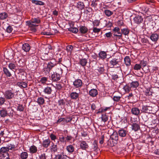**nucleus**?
<instances>
[{
  "mask_svg": "<svg viewBox=\"0 0 159 159\" xmlns=\"http://www.w3.org/2000/svg\"><path fill=\"white\" fill-rule=\"evenodd\" d=\"M60 71L59 73L54 72L53 73L52 75L51 78L52 80L53 81H59L60 79L61 75L63 73V70L61 68H60Z\"/></svg>",
  "mask_w": 159,
  "mask_h": 159,
  "instance_id": "f257e3e1",
  "label": "nucleus"
},
{
  "mask_svg": "<svg viewBox=\"0 0 159 159\" xmlns=\"http://www.w3.org/2000/svg\"><path fill=\"white\" fill-rule=\"evenodd\" d=\"M15 94L12 90H8L5 92L4 95L5 98L7 99H12L14 97Z\"/></svg>",
  "mask_w": 159,
  "mask_h": 159,
  "instance_id": "f03ea898",
  "label": "nucleus"
},
{
  "mask_svg": "<svg viewBox=\"0 0 159 159\" xmlns=\"http://www.w3.org/2000/svg\"><path fill=\"white\" fill-rule=\"evenodd\" d=\"M58 62L55 59L51 60L48 64L47 69L48 70V71L49 72L50 70L55 66H56Z\"/></svg>",
  "mask_w": 159,
  "mask_h": 159,
  "instance_id": "7ed1b4c3",
  "label": "nucleus"
},
{
  "mask_svg": "<svg viewBox=\"0 0 159 159\" xmlns=\"http://www.w3.org/2000/svg\"><path fill=\"white\" fill-rule=\"evenodd\" d=\"M152 108L151 106L143 105L141 111L143 113H150L151 111H152Z\"/></svg>",
  "mask_w": 159,
  "mask_h": 159,
  "instance_id": "20e7f679",
  "label": "nucleus"
},
{
  "mask_svg": "<svg viewBox=\"0 0 159 159\" xmlns=\"http://www.w3.org/2000/svg\"><path fill=\"white\" fill-rule=\"evenodd\" d=\"M83 83L82 81L80 79L75 80L73 83L74 86L77 88H80L82 86Z\"/></svg>",
  "mask_w": 159,
  "mask_h": 159,
  "instance_id": "39448f33",
  "label": "nucleus"
},
{
  "mask_svg": "<svg viewBox=\"0 0 159 159\" xmlns=\"http://www.w3.org/2000/svg\"><path fill=\"white\" fill-rule=\"evenodd\" d=\"M120 59H118L116 58L112 59L109 62L111 66V68H113L115 66H116L119 63L120 61Z\"/></svg>",
  "mask_w": 159,
  "mask_h": 159,
  "instance_id": "423d86ee",
  "label": "nucleus"
},
{
  "mask_svg": "<svg viewBox=\"0 0 159 159\" xmlns=\"http://www.w3.org/2000/svg\"><path fill=\"white\" fill-rule=\"evenodd\" d=\"M2 68L3 73L6 77H10L11 76V70H9L6 67H3Z\"/></svg>",
  "mask_w": 159,
  "mask_h": 159,
  "instance_id": "0eeeda50",
  "label": "nucleus"
},
{
  "mask_svg": "<svg viewBox=\"0 0 159 159\" xmlns=\"http://www.w3.org/2000/svg\"><path fill=\"white\" fill-rule=\"evenodd\" d=\"M134 20L135 23L139 24L142 22L143 18L141 16L138 15L134 18Z\"/></svg>",
  "mask_w": 159,
  "mask_h": 159,
  "instance_id": "6e6552de",
  "label": "nucleus"
},
{
  "mask_svg": "<svg viewBox=\"0 0 159 159\" xmlns=\"http://www.w3.org/2000/svg\"><path fill=\"white\" fill-rule=\"evenodd\" d=\"M80 147L82 149L86 150L88 148L89 145L85 141H83L80 142Z\"/></svg>",
  "mask_w": 159,
  "mask_h": 159,
  "instance_id": "1a4fd4ad",
  "label": "nucleus"
},
{
  "mask_svg": "<svg viewBox=\"0 0 159 159\" xmlns=\"http://www.w3.org/2000/svg\"><path fill=\"white\" fill-rule=\"evenodd\" d=\"M89 94L92 97H95L98 95V92L96 89H93L89 91Z\"/></svg>",
  "mask_w": 159,
  "mask_h": 159,
  "instance_id": "9d476101",
  "label": "nucleus"
},
{
  "mask_svg": "<svg viewBox=\"0 0 159 159\" xmlns=\"http://www.w3.org/2000/svg\"><path fill=\"white\" fill-rule=\"evenodd\" d=\"M58 148L57 144H55L53 143H52V144L50 147L51 151L53 153H55L57 151Z\"/></svg>",
  "mask_w": 159,
  "mask_h": 159,
  "instance_id": "9b49d317",
  "label": "nucleus"
},
{
  "mask_svg": "<svg viewBox=\"0 0 159 159\" xmlns=\"http://www.w3.org/2000/svg\"><path fill=\"white\" fill-rule=\"evenodd\" d=\"M131 112L133 115L138 116L139 114L140 111L139 109L137 107H133L132 108Z\"/></svg>",
  "mask_w": 159,
  "mask_h": 159,
  "instance_id": "f8f14e48",
  "label": "nucleus"
},
{
  "mask_svg": "<svg viewBox=\"0 0 159 159\" xmlns=\"http://www.w3.org/2000/svg\"><path fill=\"white\" fill-rule=\"evenodd\" d=\"M124 60L125 63L127 66H129L131 65V60L129 56H126L124 59Z\"/></svg>",
  "mask_w": 159,
  "mask_h": 159,
  "instance_id": "ddd939ff",
  "label": "nucleus"
},
{
  "mask_svg": "<svg viewBox=\"0 0 159 159\" xmlns=\"http://www.w3.org/2000/svg\"><path fill=\"white\" fill-rule=\"evenodd\" d=\"M43 91L45 94L49 95L52 93V90L51 87L47 86L44 88Z\"/></svg>",
  "mask_w": 159,
  "mask_h": 159,
  "instance_id": "4468645a",
  "label": "nucleus"
},
{
  "mask_svg": "<svg viewBox=\"0 0 159 159\" xmlns=\"http://www.w3.org/2000/svg\"><path fill=\"white\" fill-rule=\"evenodd\" d=\"M51 143L50 140L49 139H45L43 142L42 145L44 148H47L50 145Z\"/></svg>",
  "mask_w": 159,
  "mask_h": 159,
  "instance_id": "2eb2a0df",
  "label": "nucleus"
},
{
  "mask_svg": "<svg viewBox=\"0 0 159 159\" xmlns=\"http://www.w3.org/2000/svg\"><path fill=\"white\" fill-rule=\"evenodd\" d=\"M40 20L39 17L32 18L30 21L33 24H35L36 25L35 26H37L36 24H39L40 23Z\"/></svg>",
  "mask_w": 159,
  "mask_h": 159,
  "instance_id": "dca6fc26",
  "label": "nucleus"
},
{
  "mask_svg": "<svg viewBox=\"0 0 159 159\" xmlns=\"http://www.w3.org/2000/svg\"><path fill=\"white\" fill-rule=\"evenodd\" d=\"M22 49L25 52H28L30 49V45L28 43H25L22 45Z\"/></svg>",
  "mask_w": 159,
  "mask_h": 159,
  "instance_id": "f3484780",
  "label": "nucleus"
},
{
  "mask_svg": "<svg viewBox=\"0 0 159 159\" xmlns=\"http://www.w3.org/2000/svg\"><path fill=\"white\" fill-rule=\"evenodd\" d=\"M79 31L82 34H85L88 32V29L85 26H81L80 27Z\"/></svg>",
  "mask_w": 159,
  "mask_h": 159,
  "instance_id": "a211bd4d",
  "label": "nucleus"
},
{
  "mask_svg": "<svg viewBox=\"0 0 159 159\" xmlns=\"http://www.w3.org/2000/svg\"><path fill=\"white\" fill-rule=\"evenodd\" d=\"M150 39L152 41L156 42L159 39L158 35L156 34H152L150 36Z\"/></svg>",
  "mask_w": 159,
  "mask_h": 159,
  "instance_id": "6ab92c4d",
  "label": "nucleus"
},
{
  "mask_svg": "<svg viewBox=\"0 0 159 159\" xmlns=\"http://www.w3.org/2000/svg\"><path fill=\"white\" fill-rule=\"evenodd\" d=\"M70 97L72 99H76L79 98V95L76 92H73L70 94Z\"/></svg>",
  "mask_w": 159,
  "mask_h": 159,
  "instance_id": "aec40b11",
  "label": "nucleus"
},
{
  "mask_svg": "<svg viewBox=\"0 0 159 159\" xmlns=\"http://www.w3.org/2000/svg\"><path fill=\"white\" fill-rule=\"evenodd\" d=\"M7 115V111L3 109L0 110V116L1 117H4Z\"/></svg>",
  "mask_w": 159,
  "mask_h": 159,
  "instance_id": "412c9836",
  "label": "nucleus"
},
{
  "mask_svg": "<svg viewBox=\"0 0 159 159\" xmlns=\"http://www.w3.org/2000/svg\"><path fill=\"white\" fill-rule=\"evenodd\" d=\"M113 31L115 32H117V34H119V35H117V34H114V36L119 37L121 36V34L120 32V29L119 27H115L113 30Z\"/></svg>",
  "mask_w": 159,
  "mask_h": 159,
  "instance_id": "4be33fe9",
  "label": "nucleus"
},
{
  "mask_svg": "<svg viewBox=\"0 0 159 159\" xmlns=\"http://www.w3.org/2000/svg\"><path fill=\"white\" fill-rule=\"evenodd\" d=\"M111 138L112 140L117 141L118 140V136L116 132H114L111 135Z\"/></svg>",
  "mask_w": 159,
  "mask_h": 159,
  "instance_id": "5701e85b",
  "label": "nucleus"
},
{
  "mask_svg": "<svg viewBox=\"0 0 159 159\" xmlns=\"http://www.w3.org/2000/svg\"><path fill=\"white\" fill-rule=\"evenodd\" d=\"M126 131L124 129H120L118 131V134L120 136L122 137H125L126 135Z\"/></svg>",
  "mask_w": 159,
  "mask_h": 159,
  "instance_id": "b1692460",
  "label": "nucleus"
},
{
  "mask_svg": "<svg viewBox=\"0 0 159 159\" xmlns=\"http://www.w3.org/2000/svg\"><path fill=\"white\" fill-rule=\"evenodd\" d=\"M8 67L12 71H14L13 70L16 69V64L12 62L8 64Z\"/></svg>",
  "mask_w": 159,
  "mask_h": 159,
  "instance_id": "393cba45",
  "label": "nucleus"
},
{
  "mask_svg": "<svg viewBox=\"0 0 159 159\" xmlns=\"http://www.w3.org/2000/svg\"><path fill=\"white\" fill-rule=\"evenodd\" d=\"M99 57L101 59H104L106 58L107 54L104 51H101L99 53Z\"/></svg>",
  "mask_w": 159,
  "mask_h": 159,
  "instance_id": "a878e982",
  "label": "nucleus"
},
{
  "mask_svg": "<svg viewBox=\"0 0 159 159\" xmlns=\"http://www.w3.org/2000/svg\"><path fill=\"white\" fill-rule=\"evenodd\" d=\"M17 85L21 88H25L27 86V83L24 82H18L17 83Z\"/></svg>",
  "mask_w": 159,
  "mask_h": 159,
  "instance_id": "bb28decb",
  "label": "nucleus"
},
{
  "mask_svg": "<svg viewBox=\"0 0 159 159\" xmlns=\"http://www.w3.org/2000/svg\"><path fill=\"white\" fill-rule=\"evenodd\" d=\"M132 129L135 131H137L140 129V126L137 124L133 123L132 125Z\"/></svg>",
  "mask_w": 159,
  "mask_h": 159,
  "instance_id": "cd10ccee",
  "label": "nucleus"
},
{
  "mask_svg": "<svg viewBox=\"0 0 159 159\" xmlns=\"http://www.w3.org/2000/svg\"><path fill=\"white\" fill-rule=\"evenodd\" d=\"M30 152L33 153H36L37 151V147L34 145L31 146L30 148Z\"/></svg>",
  "mask_w": 159,
  "mask_h": 159,
  "instance_id": "c85d7f7f",
  "label": "nucleus"
},
{
  "mask_svg": "<svg viewBox=\"0 0 159 159\" xmlns=\"http://www.w3.org/2000/svg\"><path fill=\"white\" fill-rule=\"evenodd\" d=\"M0 156V159H10L8 153L1 154Z\"/></svg>",
  "mask_w": 159,
  "mask_h": 159,
  "instance_id": "c756f323",
  "label": "nucleus"
},
{
  "mask_svg": "<svg viewBox=\"0 0 159 159\" xmlns=\"http://www.w3.org/2000/svg\"><path fill=\"white\" fill-rule=\"evenodd\" d=\"M31 2L32 3H34L36 5H44V3L41 1L32 0Z\"/></svg>",
  "mask_w": 159,
  "mask_h": 159,
  "instance_id": "7c9ffc66",
  "label": "nucleus"
},
{
  "mask_svg": "<svg viewBox=\"0 0 159 159\" xmlns=\"http://www.w3.org/2000/svg\"><path fill=\"white\" fill-rule=\"evenodd\" d=\"M80 64L82 66H84L86 65L87 63V61L85 58L82 59L80 60Z\"/></svg>",
  "mask_w": 159,
  "mask_h": 159,
  "instance_id": "2f4dec72",
  "label": "nucleus"
},
{
  "mask_svg": "<svg viewBox=\"0 0 159 159\" xmlns=\"http://www.w3.org/2000/svg\"><path fill=\"white\" fill-rule=\"evenodd\" d=\"M139 83L138 81H132L130 84L131 87L136 88L139 86Z\"/></svg>",
  "mask_w": 159,
  "mask_h": 159,
  "instance_id": "473e14b6",
  "label": "nucleus"
},
{
  "mask_svg": "<svg viewBox=\"0 0 159 159\" xmlns=\"http://www.w3.org/2000/svg\"><path fill=\"white\" fill-rule=\"evenodd\" d=\"M7 109V115L10 117H12L13 116V110L9 108H8Z\"/></svg>",
  "mask_w": 159,
  "mask_h": 159,
  "instance_id": "72a5a7b5",
  "label": "nucleus"
},
{
  "mask_svg": "<svg viewBox=\"0 0 159 159\" xmlns=\"http://www.w3.org/2000/svg\"><path fill=\"white\" fill-rule=\"evenodd\" d=\"M77 7L78 8L82 10L84 8L85 6L83 2H80L77 3Z\"/></svg>",
  "mask_w": 159,
  "mask_h": 159,
  "instance_id": "f704fd0d",
  "label": "nucleus"
},
{
  "mask_svg": "<svg viewBox=\"0 0 159 159\" xmlns=\"http://www.w3.org/2000/svg\"><path fill=\"white\" fill-rule=\"evenodd\" d=\"M45 100L42 97H39L37 99V102L39 105H43L44 103Z\"/></svg>",
  "mask_w": 159,
  "mask_h": 159,
  "instance_id": "c9c22d12",
  "label": "nucleus"
},
{
  "mask_svg": "<svg viewBox=\"0 0 159 159\" xmlns=\"http://www.w3.org/2000/svg\"><path fill=\"white\" fill-rule=\"evenodd\" d=\"M20 157L22 159H26L28 157V154L26 152H22L20 155Z\"/></svg>",
  "mask_w": 159,
  "mask_h": 159,
  "instance_id": "e433bc0d",
  "label": "nucleus"
},
{
  "mask_svg": "<svg viewBox=\"0 0 159 159\" xmlns=\"http://www.w3.org/2000/svg\"><path fill=\"white\" fill-rule=\"evenodd\" d=\"M8 151V149L6 147H2L0 149V153L1 154L8 153L7 152Z\"/></svg>",
  "mask_w": 159,
  "mask_h": 159,
  "instance_id": "4c0bfd02",
  "label": "nucleus"
},
{
  "mask_svg": "<svg viewBox=\"0 0 159 159\" xmlns=\"http://www.w3.org/2000/svg\"><path fill=\"white\" fill-rule=\"evenodd\" d=\"M67 151L69 152H73L74 150V147L72 145H69L66 147Z\"/></svg>",
  "mask_w": 159,
  "mask_h": 159,
  "instance_id": "58836bf2",
  "label": "nucleus"
},
{
  "mask_svg": "<svg viewBox=\"0 0 159 159\" xmlns=\"http://www.w3.org/2000/svg\"><path fill=\"white\" fill-rule=\"evenodd\" d=\"M68 30L69 31L71 32L74 33H76L78 31V30L77 28H73L72 27L68 28Z\"/></svg>",
  "mask_w": 159,
  "mask_h": 159,
  "instance_id": "ea45409f",
  "label": "nucleus"
},
{
  "mask_svg": "<svg viewBox=\"0 0 159 159\" xmlns=\"http://www.w3.org/2000/svg\"><path fill=\"white\" fill-rule=\"evenodd\" d=\"M102 121L104 123L108 120V116L106 114H102L101 117Z\"/></svg>",
  "mask_w": 159,
  "mask_h": 159,
  "instance_id": "a19ab883",
  "label": "nucleus"
},
{
  "mask_svg": "<svg viewBox=\"0 0 159 159\" xmlns=\"http://www.w3.org/2000/svg\"><path fill=\"white\" fill-rule=\"evenodd\" d=\"M57 159H67L66 156L61 154H58L56 156Z\"/></svg>",
  "mask_w": 159,
  "mask_h": 159,
  "instance_id": "79ce46f5",
  "label": "nucleus"
},
{
  "mask_svg": "<svg viewBox=\"0 0 159 159\" xmlns=\"http://www.w3.org/2000/svg\"><path fill=\"white\" fill-rule=\"evenodd\" d=\"M7 16V13L5 12L0 14V19L2 20L5 19Z\"/></svg>",
  "mask_w": 159,
  "mask_h": 159,
  "instance_id": "37998d69",
  "label": "nucleus"
},
{
  "mask_svg": "<svg viewBox=\"0 0 159 159\" xmlns=\"http://www.w3.org/2000/svg\"><path fill=\"white\" fill-rule=\"evenodd\" d=\"M97 70L98 72L101 74L104 72L105 71L104 66L98 67Z\"/></svg>",
  "mask_w": 159,
  "mask_h": 159,
  "instance_id": "c03bdc74",
  "label": "nucleus"
},
{
  "mask_svg": "<svg viewBox=\"0 0 159 159\" xmlns=\"http://www.w3.org/2000/svg\"><path fill=\"white\" fill-rule=\"evenodd\" d=\"M25 107L22 104H18L17 107V110L20 111H23L24 110Z\"/></svg>",
  "mask_w": 159,
  "mask_h": 159,
  "instance_id": "a18cd8bd",
  "label": "nucleus"
},
{
  "mask_svg": "<svg viewBox=\"0 0 159 159\" xmlns=\"http://www.w3.org/2000/svg\"><path fill=\"white\" fill-rule=\"evenodd\" d=\"M104 13L107 16H110L113 14V12L109 10H105Z\"/></svg>",
  "mask_w": 159,
  "mask_h": 159,
  "instance_id": "49530a36",
  "label": "nucleus"
},
{
  "mask_svg": "<svg viewBox=\"0 0 159 159\" xmlns=\"http://www.w3.org/2000/svg\"><path fill=\"white\" fill-rule=\"evenodd\" d=\"M150 88H147L146 89L145 91V94L146 96H150L152 95V92H150Z\"/></svg>",
  "mask_w": 159,
  "mask_h": 159,
  "instance_id": "de8ad7c7",
  "label": "nucleus"
},
{
  "mask_svg": "<svg viewBox=\"0 0 159 159\" xmlns=\"http://www.w3.org/2000/svg\"><path fill=\"white\" fill-rule=\"evenodd\" d=\"M6 147L8 149V151L9 150H11L13 149L14 148L15 146L14 144H8L7 146Z\"/></svg>",
  "mask_w": 159,
  "mask_h": 159,
  "instance_id": "09e8293b",
  "label": "nucleus"
},
{
  "mask_svg": "<svg viewBox=\"0 0 159 159\" xmlns=\"http://www.w3.org/2000/svg\"><path fill=\"white\" fill-rule=\"evenodd\" d=\"M122 33L125 35H128L129 32V30L127 29H123L121 30Z\"/></svg>",
  "mask_w": 159,
  "mask_h": 159,
  "instance_id": "8fccbe9b",
  "label": "nucleus"
},
{
  "mask_svg": "<svg viewBox=\"0 0 159 159\" xmlns=\"http://www.w3.org/2000/svg\"><path fill=\"white\" fill-rule=\"evenodd\" d=\"M147 64V62L146 61L141 60L140 61V64L141 67L142 66L143 67H145Z\"/></svg>",
  "mask_w": 159,
  "mask_h": 159,
  "instance_id": "3c124183",
  "label": "nucleus"
},
{
  "mask_svg": "<svg viewBox=\"0 0 159 159\" xmlns=\"http://www.w3.org/2000/svg\"><path fill=\"white\" fill-rule=\"evenodd\" d=\"M54 87L55 88L58 90H60L61 89L62 87L61 84L59 83L57 84L56 85V86Z\"/></svg>",
  "mask_w": 159,
  "mask_h": 159,
  "instance_id": "603ef678",
  "label": "nucleus"
},
{
  "mask_svg": "<svg viewBox=\"0 0 159 159\" xmlns=\"http://www.w3.org/2000/svg\"><path fill=\"white\" fill-rule=\"evenodd\" d=\"M141 65L139 64H136L134 67V69L136 70H139L141 68Z\"/></svg>",
  "mask_w": 159,
  "mask_h": 159,
  "instance_id": "864d4df0",
  "label": "nucleus"
},
{
  "mask_svg": "<svg viewBox=\"0 0 159 159\" xmlns=\"http://www.w3.org/2000/svg\"><path fill=\"white\" fill-rule=\"evenodd\" d=\"M122 96H113V99L115 101L118 102L120 100Z\"/></svg>",
  "mask_w": 159,
  "mask_h": 159,
  "instance_id": "5fc2aeb1",
  "label": "nucleus"
},
{
  "mask_svg": "<svg viewBox=\"0 0 159 159\" xmlns=\"http://www.w3.org/2000/svg\"><path fill=\"white\" fill-rule=\"evenodd\" d=\"M124 89L126 92H129L131 90V88L128 85L125 86L123 88Z\"/></svg>",
  "mask_w": 159,
  "mask_h": 159,
  "instance_id": "6e6d98bb",
  "label": "nucleus"
},
{
  "mask_svg": "<svg viewBox=\"0 0 159 159\" xmlns=\"http://www.w3.org/2000/svg\"><path fill=\"white\" fill-rule=\"evenodd\" d=\"M58 104L60 106L63 105L65 104V102L63 99H60L58 101Z\"/></svg>",
  "mask_w": 159,
  "mask_h": 159,
  "instance_id": "4d7b16f0",
  "label": "nucleus"
},
{
  "mask_svg": "<svg viewBox=\"0 0 159 159\" xmlns=\"http://www.w3.org/2000/svg\"><path fill=\"white\" fill-rule=\"evenodd\" d=\"M47 80V78H46V77H43L41 78L40 80V82L42 84H44L46 82Z\"/></svg>",
  "mask_w": 159,
  "mask_h": 159,
  "instance_id": "13d9d810",
  "label": "nucleus"
},
{
  "mask_svg": "<svg viewBox=\"0 0 159 159\" xmlns=\"http://www.w3.org/2000/svg\"><path fill=\"white\" fill-rule=\"evenodd\" d=\"M92 9L91 8H88V9H86L84 11V13L87 14H90V12L92 11Z\"/></svg>",
  "mask_w": 159,
  "mask_h": 159,
  "instance_id": "bf43d9fd",
  "label": "nucleus"
},
{
  "mask_svg": "<svg viewBox=\"0 0 159 159\" xmlns=\"http://www.w3.org/2000/svg\"><path fill=\"white\" fill-rule=\"evenodd\" d=\"M41 34L43 35H53V34L51 32H43L41 33Z\"/></svg>",
  "mask_w": 159,
  "mask_h": 159,
  "instance_id": "052dcab7",
  "label": "nucleus"
},
{
  "mask_svg": "<svg viewBox=\"0 0 159 159\" xmlns=\"http://www.w3.org/2000/svg\"><path fill=\"white\" fill-rule=\"evenodd\" d=\"M13 30L12 27L10 25H9L6 29V31L7 32L9 33L11 32Z\"/></svg>",
  "mask_w": 159,
  "mask_h": 159,
  "instance_id": "680f3d73",
  "label": "nucleus"
},
{
  "mask_svg": "<svg viewBox=\"0 0 159 159\" xmlns=\"http://www.w3.org/2000/svg\"><path fill=\"white\" fill-rule=\"evenodd\" d=\"M64 122L66 123H68L70 122L72 120V118L71 117H66L64 118Z\"/></svg>",
  "mask_w": 159,
  "mask_h": 159,
  "instance_id": "e2e57ef3",
  "label": "nucleus"
},
{
  "mask_svg": "<svg viewBox=\"0 0 159 159\" xmlns=\"http://www.w3.org/2000/svg\"><path fill=\"white\" fill-rule=\"evenodd\" d=\"M100 30V29L97 28L96 27H94L93 29V31L95 33H98Z\"/></svg>",
  "mask_w": 159,
  "mask_h": 159,
  "instance_id": "0e129e2a",
  "label": "nucleus"
},
{
  "mask_svg": "<svg viewBox=\"0 0 159 159\" xmlns=\"http://www.w3.org/2000/svg\"><path fill=\"white\" fill-rule=\"evenodd\" d=\"M50 138L52 140L55 141V139H56V136L53 134H51L50 135Z\"/></svg>",
  "mask_w": 159,
  "mask_h": 159,
  "instance_id": "69168bd1",
  "label": "nucleus"
},
{
  "mask_svg": "<svg viewBox=\"0 0 159 159\" xmlns=\"http://www.w3.org/2000/svg\"><path fill=\"white\" fill-rule=\"evenodd\" d=\"M100 21L98 20H95L93 22V24L94 26H98L99 25Z\"/></svg>",
  "mask_w": 159,
  "mask_h": 159,
  "instance_id": "338daca9",
  "label": "nucleus"
},
{
  "mask_svg": "<svg viewBox=\"0 0 159 159\" xmlns=\"http://www.w3.org/2000/svg\"><path fill=\"white\" fill-rule=\"evenodd\" d=\"M39 159H46V156L45 153H43L39 156Z\"/></svg>",
  "mask_w": 159,
  "mask_h": 159,
  "instance_id": "774afa93",
  "label": "nucleus"
}]
</instances>
